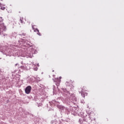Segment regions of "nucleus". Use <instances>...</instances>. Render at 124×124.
Segmentation results:
<instances>
[{
  "label": "nucleus",
  "mask_w": 124,
  "mask_h": 124,
  "mask_svg": "<svg viewBox=\"0 0 124 124\" xmlns=\"http://www.w3.org/2000/svg\"><path fill=\"white\" fill-rule=\"evenodd\" d=\"M25 93H27V94H29L31 93V86H27L25 89Z\"/></svg>",
  "instance_id": "f257e3e1"
},
{
  "label": "nucleus",
  "mask_w": 124,
  "mask_h": 124,
  "mask_svg": "<svg viewBox=\"0 0 124 124\" xmlns=\"http://www.w3.org/2000/svg\"><path fill=\"white\" fill-rule=\"evenodd\" d=\"M34 27H35V25H32V29L35 32H39V30H38L37 29L34 28Z\"/></svg>",
  "instance_id": "f03ea898"
},
{
  "label": "nucleus",
  "mask_w": 124,
  "mask_h": 124,
  "mask_svg": "<svg viewBox=\"0 0 124 124\" xmlns=\"http://www.w3.org/2000/svg\"><path fill=\"white\" fill-rule=\"evenodd\" d=\"M54 82H57L58 83H61V79H59V78H55L54 79Z\"/></svg>",
  "instance_id": "7ed1b4c3"
},
{
  "label": "nucleus",
  "mask_w": 124,
  "mask_h": 124,
  "mask_svg": "<svg viewBox=\"0 0 124 124\" xmlns=\"http://www.w3.org/2000/svg\"><path fill=\"white\" fill-rule=\"evenodd\" d=\"M32 66L33 67L34 70H35V71H37V69H38V68H37V66H36L35 64H33Z\"/></svg>",
  "instance_id": "20e7f679"
},
{
  "label": "nucleus",
  "mask_w": 124,
  "mask_h": 124,
  "mask_svg": "<svg viewBox=\"0 0 124 124\" xmlns=\"http://www.w3.org/2000/svg\"><path fill=\"white\" fill-rule=\"evenodd\" d=\"M19 23L21 24V25L23 24V23L25 24V22H24V20H23V17H20V20H19Z\"/></svg>",
  "instance_id": "39448f33"
},
{
  "label": "nucleus",
  "mask_w": 124,
  "mask_h": 124,
  "mask_svg": "<svg viewBox=\"0 0 124 124\" xmlns=\"http://www.w3.org/2000/svg\"><path fill=\"white\" fill-rule=\"evenodd\" d=\"M0 9H1V10H4V9H5V7H1Z\"/></svg>",
  "instance_id": "423d86ee"
},
{
  "label": "nucleus",
  "mask_w": 124,
  "mask_h": 124,
  "mask_svg": "<svg viewBox=\"0 0 124 124\" xmlns=\"http://www.w3.org/2000/svg\"><path fill=\"white\" fill-rule=\"evenodd\" d=\"M37 34H38V35H41V34L40 33V32H39H39H37Z\"/></svg>",
  "instance_id": "0eeeda50"
},
{
  "label": "nucleus",
  "mask_w": 124,
  "mask_h": 124,
  "mask_svg": "<svg viewBox=\"0 0 124 124\" xmlns=\"http://www.w3.org/2000/svg\"><path fill=\"white\" fill-rule=\"evenodd\" d=\"M5 27H4V26H3V29L4 30V31H5Z\"/></svg>",
  "instance_id": "6e6552de"
},
{
  "label": "nucleus",
  "mask_w": 124,
  "mask_h": 124,
  "mask_svg": "<svg viewBox=\"0 0 124 124\" xmlns=\"http://www.w3.org/2000/svg\"><path fill=\"white\" fill-rule=\"evenodd\" d=\"M27 23H28L29 24H30V23H31V21H30V20H28V21H27Z\"/></svg>",
  "instance_id": "1a4fd4ad"
},
{
  "label": "nucleus",
  "mask_w": 124,
  "mask_h": 124,
  "mask_svg": "<svg viewBox=\"0 0 124 124\" xmlns=\"http://www.w3.org/2000/svg\"><path fill=\"white\" fill-rule=\"evenodd\" d=\"M59 78H60V79H62V77H60Z\"/></svg>",
  "instance_id": "9d476101"
},
{
  "label": "nucleus",
  "mask_w": 124,
  "mask_h": 124,
  "mask_svg": "<svg viewBox=\"0 0 124 124\" xmlns=\"http://www.w3.org/2000/svg\"><path fill=\"white\" fill-rule=\"evenodd\" d=\"M38 66H39V64H37Z\"/></svg>",
  "instance_id": "9b49d317"
}]
</instances>
